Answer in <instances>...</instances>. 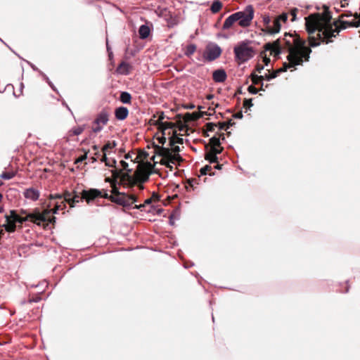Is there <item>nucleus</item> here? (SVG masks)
<instances>
[{
	"label": "nucleus",
	"instance_id": "f3484780",
	"mask_svg": "<svg viewBox=\"0 0 360 360\" xmlns=\"http://www.w3.org/2000/svg\"><path fill=\"white\" fill-rule=\"evenodd\" d=\"M150 32L149 27L146 25H142L139 30V37L142 39L148 38Z\"/></svg>",
	"mask_w": 360,
	"mask_h": 360
},
{
	"label": "nucleus",
	"instance_id": "c85d7f7f",
	"mask_svg": "<svg viewBox=\"0 0 360 360\" xmlns=\"http://www.w3.org/2000/svg\"><path fill=\"white\" fill-rule=\"evenodd\" d=\"M15 175V173L13 172H4L0 174V177L5 180H9L13 178Z\"/></svg>",
	"mask_w": 360,
	"mask_h": 360
},
{
	"label": "nucleus",
	"instance_id": "0eeeda50",
	"mask_svg": "<svg viewBox=\"0 0 360 360\" xmlns=\"http://www.w3.org/2000/svg\"><path fill=\"white\" fill-rule=\"evenodd\" d=\"M238 15V24L241 27H248L254 17V8L252 5H248L245 7L243 11H238L235 13Z\"/></svg>",
	"mask_w": 360,
	"mask_h": 360
},
{
	"label": "nucleus",
	"instance_id": "de8ad7c7",
	"mask_svg": "<svg viewBox=\"0 0 360 360\" xmlns=\"http://www.w3.org/2000/svg\"><path fill=\"white\" fill-rule=\"evenodd\" d=\"M263 61H264L265 65L268 66L269 63H270V58L265 57V58H264Z\"/></svg>",
	"mask_w": 360,
	"mask_h": 360
},
{
	"label": "nucleus",
	"instance_id": "4468645a",
	"mask_svg": "<svg viewBox=\"0 0 360 360\" xmlns=\"http://www.w3.org/2000/svg\"><path fill=\"white\" fill-rule=\"evenodd\" d=\"M129 115V110L126 107L120 106L115 109V116L118 120H125Z\"/></svg>",
	"mask_w": 360,
	"mask_h": 360
},
{
	"label": "nucleus",
	"instance_id": "9b49d317",
	"mask_svg": "<svg viewBox=\"0 0 360 360\" xmlns=\"http://www.w3.org/2000/svg\"><path fill=\"white\" fill-rule=\"evenodd\" d=\"M111 195H109L106 191H105L104 194L102 195L101 191L98 189H90L88 191H84V198H86V202L89 203L91 200H93L94 198L97 197H103L106 199L110 200V197Z\"/></svg>",
	"mask_w": 360,
	"mask_h": 360
},
{
	"label": "nucleus",
	"instance_id": "b1692460",
	"mask_svg": "<svg viewBox=\"0 0 360 360\" xmlns=\"http://www.w3.org/2000/svg\"><path fill=\"white\" fill-rule=\"evenodd\" d=\"M196 49L197 47L195 44H191L186 46L184 54L188 57H191L195 53Z\"/></svg>",
	"mask_w": 360,
	"mask_h": 360
},
{
	"label": "nucleus",
	"instance_id": "20e7f679",
	"mask_svg": "<svg viewBox=\"0 0 360 360\" xmlns=\"http://www.w3.org/2000/svg\"><path fill=\"white\" fill-rule=\"evenodd\" d=\"M251 41L249 40L243 41L233 49L235 59L240 63H245L251 59L254 56V49L250 46Z\"/></svg>",
	"mask_w": 360,
	"mask_h": 360
},
{
	"label": "nucleus",
	"instance_id": "052dcab7",
	"mask_svg": "<svg viewBox=\"0 0 360 360\" xmlns=\"http://www.w3.org/2000/svg\"><path fill=\"white\" fill-rule=\"evenodd\" d=\"M94 155L96 156V158H98V157L101 155V154H100V152H99V151H98V152H95V154H94Z\"/></svg>",
	"mask_w": 360,
	"mask_h": 360
},
{
	"label": "nucleus",
	"instance_id": "6e6552de",
	"mask_svg": "<svg viewBox=\"0 0 360 360\" xmlns=\"http://www.w3.org/2000/svg\"><path fill=\"white\" fill-rule=\"evenodd\" d=\"M110 113L106 110H102L96 117L93 122L92 131L98 133L103 130V127L109 121Z\"/></svg>",
	"mask_w": 360,
	"mask_h": 360
},
{
	"label": "nucleus",
	"instance_id": "58836bf2",
	"mask_svg": "<svg viewBox=\"0 0 360 360\" xmlns=\"http://www.w3.org/2000/svg\"><path fill=\"white\" fill-rule=\"evenodd\" d=\"M87 158V154H84L82 156H80L79 158H78L76 160H75V164H77L79 162H83L84 160H85Z\"/></svg>",
	"mask_w": 360,
	"mask_h": 360
},
{
	"label": "nucleus",
	"instance_id": "5701e85b",
	"mask_svg": "<svg viewBox=\"0 0 360 360\" xmlns=\"http://www.w3.org/2000/svg\"><path fill=\"white\" fill-rule=\"evenodd\" d=\"M262 22L264 25L265 26V29L262 30L264 32L268 33L269 27H271V19L268 15H264L262 17Z\"/></svg>",
	"mask_w": 360,
	"mask_h": 360
},
{
	"label": "nucleus",
	"instance_id": "72a5a7b5",
	"mask_svg": "<svg viewBox=\"0 0 360 360\" xmlns=\"http://www.w3.org/2000/svg\"><path fill=\"white\" fill-rule=\"evenodd\" d=\"M277 18L280 22H285L288 19V15L285 13H283L282 14L277 16Z\"/></svg>",
	"mask_w": 360,
	"mask_h": 360
},
{
	"label": "nucleus",
	"instance_id": "37998d69",
	"mask_svg": "<svg viewBox=\"0 0 360 360\" xmlns=\"http://www.w3.org/2000/svg\"><path fill=\"white\" fill-rule=\"evenodd\" d=\"M121 172H122V170H119V171L118 170H112V175L115 177H118L120 175Z\"/></svg>",
	"mask_w": 360,
	"mask_h": 360
},
{
	"label": "nucleus",
	"instance_id": "f03ea898",
	"mask_svg": "<svg viewBox=\"0 0 360 360\" xmlns=\"http://www.w3.org/2000/svg\"><path fill=\"white\" fill-rule=\"evenodd\" d=\"M331 15H326L321 18L319 14L311 15L306 19V27L309 34V42L311 47L317 46L321 41L328 44L332 42V37H336L340 30L346 29L348 27H359L360 26V20H354L351 22L342 21L340 27L335 23V29L330 21Z\"/></svg>",
	"mask_w": 360,
	"mask_h": 360
},
{
	"label": "nucleus",
	"instance_id": "864d4df0",
	"mask_svg": "<svg viewBox=\"0 0 360 360\" xmlns=\"http://www.w3.org/2000/svg\"><path fill=\"white\" fill-rule=\"evenodd\" d=\"M354 16V14L351 12V11H349L347 14H345L343 16H345V17H350V16Z\"/></svg>",
	"mask_w": 360,
	"mask_h": 360
},
{
	"label": "nucleus",
	"instance_id": "69168bd1",
	"mask_svg": "<svg viewBox=\"0 0 360 360\" xmlns=\"http://www.w3.org/2000/svg\"><path fill=\"white\" fill-rule=\"evenodd\" d=\"M4 212V207L2 206H0V213H2Z\"/></svg>",
	"mask_w": 360,
	"mask_h": 360
},
{
	"label": "nucleus",
	"instance_id": "9d476101",
	"mask_svg": "<svg viewBox=\"0 0 360 360\" xmlns=\"http://www.w3.org/2000/svg\"><path fill=\"white\" fill-rule=\"evenodd\" d=\"M49 199L51 200L49 206L54 207L53 210L54 214H57L59 211H62L66 207L67 202L63 200L61 194H51L49 195Z\"/></svg>",
	"mask_w": 360,
	"mask_h": 360
},
{
	"label": "nucleus",
	"instance_id": "bb28decb",
	"mask_svg": "<svg viewBox=\"0 0 360 360\" xmlns=\"http://www.w3.org/2000/svg\"><path fill=\"white\" fill-rule=\"evenodd\" d=\"M165 118V115H164V113L163 112H161L159 116H158V120L155 121L157 122L158 124H160V125H167V128H171L172 127V124L170 123V122H167V123H163L162 122V120H164Z\"/></svg>",
	"mask_w": 360,
	"mask_h": 360
},
{
	"label": "nucleus",
	"instance_id": "13d9d810",
	"mask_svg": "<svg viewBox=\"0 0 360 360\" xmlns=\"http://www.w3.org/2000/svg\"><path fill=\"white\" fill-rule=\"evenodd\" d=\"M354 16L355 18H359V20H360V13L358 14L357 13H355L354 14Z\"/></svg>",
	"mask_w": 360,
	"mask_h": 360
},
{
	"label": "nucleus",
	"instance_id": "49530a36",
	"mask_svg": "<svg viewBox=\"0 0 360 360\" xmlns=\"http://www.w3.org/2000/svg\"><path fill=\"white\" fill-rule=\"evenodd\" d=\"M196 183L195 179H191L188 181V184L190 186L194 188L195 184Z\"/></svg>",
	"mask_w": 360,
	"mask_h": 360
},
{
	"label": "nucleus",
	"instance_id": "2f4dec72",
	"mask_svg": "<svg viewBox=\"0 0 360 360\" xmlns=\"http://www.w3.org/2000/svg\"><path fill=\"white\" fill-rule=\"evenodd\" d=\"M63 196V200L66 201L70 205V201L72 200V194L68 191H65Z\"/></svg>",
	"mask_w": 360,
	"mask_h": 360
},
{
	"label": "nucleus",
	"instance_id": "4be33fe9",
	"mask_svg": "<svg viewBox=\"0 0 360 360\" xmlns=\"http://www.w3.org/2000/svg\"><path fill=\"white\" fill-rule=\"evenodd\" d=\"M84 191H83L82 196H79L78 194L75 193L72 195V200L70 201V207H74L76 203L82 201V199L86 200V198H84Z\"/></svg>",
	"mask_w": 360,
	"mask_h": 360
},
{
	"label": "nucleus",
	"instance_id": "338daca9",
	"mask_svg": "<svg viewBox=\"0 0 360 360\" xmlns=\"http://www.w3.org/2000/svg\"><path fill=\"white\" fill-rule=\"evenodd\" d=\"M215 167H216L217 169H219L221 168V165H217Z\"/></svg>",
	"mask_w": 360,
	"mask_h": 360
},
{
	"label": "nucleus",
	"instance_id": "412c9836",
	"mask_svg": "<svg viewBox=\"0 0 360 360\" xmlns=\"http://www.w3.org/2000/svg\"><path fill=\"white\" fill-rule=\"evenodd\" d=\"M222 8V4L219 0H215L213 1L210 10L213 13H218Z\"/></svg>",
	"mask_w": 360,
	"mask_h": 360
},
{
	"label": "nucleus",
	"instance_id": "f8f14e48",
	"mask_svg": "<svg viewBox=\"0 0 360 360\" xmlns=\"http://www.w3.org/2000/svg\"><path fill=\"white\" fill-rule=\"evenodd\" d=\"M24 197L26 199L31 200L32 201H36L39 199L40 195V192L39 190L30 187L28 188H26L23 192Z\"/></svg>",
	"mask_w": 360,
	"mask_h": 360
},
{
	"label": "nucleus",
	"instance_id": "2eb2a0df",
	"mask_svg": "<svg viewBox=\"0 0 360 360\" xmlns=\"http://www.w3.org/2000/svg\"><path fill=\"white\" fill-rule=\"evenodd\" d=\"M238 21V15L233 13L229 15L224 21L223 24V30H228Z\"/></svg>",
	"mask_w": 360,
	"mask_h": 360
},
{
	"label": "nucleus",
	"instance_id": "c03bdc74",
	"mask_svg": "<svg viewBox=\"0 0 360 360\" xmlns=\"http://www.w3.org/2000/svg\"><path fill=\"white\" fill-rule=\"evenodd\" d=\"M264 70V66L262 65H259L258 64L257 66H256V69L255 70L259 72V73H261L262 70Z\"/></svg>",
	"mask_w": 360,
	"mask_h": 360
},
{
	"label": "nucleus",
	"instance_id": "a211bd4d",
	"mask_svg": "<svg viewBox=\"0 0 360 360\" xmlns=\"http://www.w3.org/2000/svg\"><path fill=\"white\" fill-rule=\"evenodd\" d=\"M251 79H252V83L254 84H261L262 87L260 88V90H262V91L264 90L263 89L264 83L262 82L264 79V76H262V75L259 76V75H256L255 73L252 72L251 74Z\"/></svg>",
	"mask_w": 360,
	"mask_h": 360
},
{
	"label": "nucleus",
	"instance_id": "423d86ee",
	"mask_svg": "<svg viewBox=\"0 0 360 360\" xmlns=\"http://www.w3.org/2000/svg\"><path fill=\"white\" fill-rule=\"evenodd\" d=\"M172 147V150L169 148H161L160 155L163 157L164 159L168 161V164L166 165L167 167H170L169 163L175 164L176 162L181 160V156L179 153L180 152V148L178 146L174 145Z\"/></svg>",
	"mask_w": 360,
	"mask_h": 360
},
{
	"label": "nucleus",
	"instance_id": "603ef678",
	"mask_svg": "<svg viewBox=\"0 0 360 360\" xmlns=\"http://www.w3.org/2000/svg\"><path fill=\"white\" fill-rule=\"evenodd\" d=\"M159 141L160 143L164 144L165 142L166 141V139L165 137H162V138L159 139Z\"/></svg>",
	"mask_w": 360,
	"mask_h": 360
},
{
	"label": "nucleus",
	"instance_id": "09e8293b",
	"mask_svg": "<svg viewBox=\"0 0 360 360\" xmlns=\"http://www.w3.org/2000/svg\"><path fill=\"white\" fill-rule=\"evenodd\" d=\"M348 5L347 0H343L341 1V7L344 8Z\"/></svg>",
	"mask_w": 360,
	"mask_h": 360
},
{
	"label": "nucleus",
	"instance_id": "393cba45",
	"mask_svg": "<svg viewBox=\"0 0 360 360\" xmlns=\"http://www.w3.org/2000/svg\"><path fill=\"white\" fill-rule=\"evenodd\" d=\"M205 159L210 163L217 162L218 161L217 156L212 150L206 153Z\"/></svg>",
	"mask_w": 360,
	"mask_h": 360
},
{
	"label": "nucleus",
	"instance_id": "a878e982",
	"mask_svg": "<svg viewBox=\"0 0 360 360\" xmlns=\"http://www.w3.org/2000/svg\"><path fill=\"white\" fill-rule=\"evenodd\" d=\"M184 143V139L177 136L176 135L172 136L169 139V145L174 146L176 143L182 144Z\"/></svg>",
	"mask_w": 360,
	"mask_h": 360
},
{
	"label": "nucleus",
	"instance_id": "a19ab883",
	"mask_svg": "<svg viewBox=\"0 0 360 360\" xmlns=\"http://www.w3.org/2000/svg\"><path fill=\"white\" fill-rule=\"evenodd\" d=\"M123 179H127L129 183H131L134 181V179H132V177L129 174H125L123 175Z\"/></svg>",
	"mask_w": 360,
	"mask_h": 360
},
{
	"label": "nucleus",
	"instance_id": "680f3d73",
	"mask_svg": "<svg viewBox=\"0 0 360 360\" xmlns=\"http://www.w3.org/2000/svg\"><path fill=\"white\" fill-rule=\"evenodd\" d=\"M212 98H213V95H212V94H210V95H208V96H207V98L208 100H210V99H212Z\"/></svg>",
	"mask_w": 360,
	"mask_h": 360
},
{
	"label": "nucleus",
	"instance_id": "79ce46f5",
	"mask_svg": "<svg viewBox=\"0 0 360 360\" xmlns=\"http://www.w3.org/2000/svg\"><path fill=\"white\" fill-rule=\"evenodd\" d=\"M211 150L214 153V154L217 156V154L221 153V150L217 148V147H212Z\"/></svg>",
	"mask_w": 360,
	"mask_h": 360
},
{
	"label": "nucleus",
	"instance_id": "a18cd8bd",
	"mask_svg": "<svg viewBox=\"0 0 360 360\" xmlns=\"http://www.w3.org/2000/svg\"><path fill=\"white\" fill-rule=\"evenodd\" d=\"M27 63L30 65V67L32 68L33 70L38 71L40 73L41 71L34 65H33L32 63H31L28 61H27Z\"/></svg>",
	"mask_w": 360,
	"mask_h": 360
},
{
	"label": "nucleus",
	"instance_id": "5fc2aeb1",
	"mask_svg": "<svg viewBox=\"0 0 360 360\" xmlns=\"http://www.w3.org/2000/svg\"><path fill=\"white\" fill-rule=\"evenodd\" d=\"M93 150H95V152H98V148L99 147L96 145H94L93 147H92Z\"/></svg>",
	"mask_w": 360,
	"mask_h": 360
},
{
	"label": "nucleus",
	"instance_id": "7c9ffc66",
	"mask_svg": "<svg viewBox=\"0 0 360 360\" xmlns=\"http://www.w3.org/2000/svg\"><path fill=\"white\" fill-rule=\"evenodd\" d=\"M115 146H116V143H115V141H113V142H109L108 141L102 148V152L103 153H107V151L108 150L113 148Z\"/></svg>",
	"mask_w": 360,
	"mask_h": 360
},
{
	"label": "nucleus",
	"instance_id": "cd10ccee",
	"mask_svg": "<svg viewBox=\"0 0 360 360\" xmlns=\"http://www.w3.org/2000/svg\"><path fill=\"white\" fill-rule=\"evenodd\" d=\"M103 155L101 159V161L103 162H105V165L109 167H116V160H113V165H110V161H108L107 157H106V153H103Z\"/></svg>",
	"mask_w": 360,
	"mask_h": 360
},
{
	"label": "nucleus",
	"instance_id": "8fccbe9b",
	"mask_svg": "<svg viewBox=\"0 0 360 360\" xmlns=\"http://www.w3.org/2000/svg\"><path fill=\"white\" fill-rule=\"evenodd\" d=\"M234 117L235 118H237V119H240L243 117V114L242 112H238L236 114L234 115Z\"/></svg>",
	"mask_w": 360,
	"mask_h": 360
},
{
	"label": "nucleus",
	"instance_id": "aec40b11",
	"mask_svg": "<svg viewBox=\"0 0 360 360\" xmlns=\"http://www.w3.org/2000/svg\"><path fill=\"white\" fill-rule=\"evenodd\" d=\"M131 99V94L127 91H122L120 94V100L122 103L127 104L130 103Z\"/></svg>",
	"mask_w": 360,
	"mask_h": 360
},
{
	"label": "nucleus",
	"instance_id": "0e129e2a",
	"mask_svg": "<svg viewBox=\"0 0 360 360\" xmlns=\"http://www.w3.org/2000/svg\"><path fill=\"white\" fill-rule=\"evenodd\" d=\"M145 202L147 203V204H149V203L151 202V200L150 199H147Z\"/></svg>",
	"mask_w": 360,
	"mask_h": 360
},
{
	"label": "nucleus",
	"instance_id": "bf43d9fd",
	"mask_svg": "<svg viewBox=\"0 0 360 360\" xmlns=\"http://www.w3.org/2000/svg\"><path fill=\"white\" fill-rule=\"evenodd\" d=\"M297 11V10H296V9H295L294 11H292V15H293V20H295V16H296V15H295V11Z\"/></svg>",
	"mask_w": 360,
	"mask_h": 360
},
{
	"label": "nucleus",
	"instance_id": "774afa93",
	"mask_svg": "<svg viewBox=\"0 0 360 360\" xmlns=\"http://www.w3.org/2000/svg\"><path fill=\"white\" fill-rule=\"evenodd\" d=\"M129 157H130V155L129 154H127L125 155L124 158H125V159H128V158H129Z\"/></svg>",
	"mask_w": 360,
	"mask_h": 360
},
{
	"label": "nucleus",
	"instance_id": "dca6fc26",
	"mask_svg": "<svg viewBox=\"0 0 360 360\" xmlns=\"http://www.w3.org/2000/svg\"><path fill=\"white\" fill-rule=\"evenodd\" d=\"M281 27V22L275 18L273 21V25L269 27L268 34H273L280 32Z\"/></svg>",
	"mask_w": 360,
	"mask_h": 360
},
{
	"label": "nucleus",
	"instance_id": "39448f33",
	"mask_svg": "<svg viewBox=\"0 0 360 360\" xmlns=\"http://www.w3.org/2000/svg\"><path fill=\"white\" fill-rule=\"evenodd\" d=\"M110 200L123 207H131L136 202V197L134 195H127L119 192L117 188L114 186L111 191Z\"/></svg>",
	"mask_w": 360,
	"mask_h": 360
},
{
	"label": "nucleus",
	"instance_id": "e2e57ef3",
	"mask_svg": "<svg viewBox=\"0 0 360 360\" xmlns=\"http://www.w3.org/2000/svg\"><path fill=\"white\" fill-rule=\"evenodd\" d=\"M91 160H92V162H96V161L97 160V158H96V157H92V158H91Z\"/></svg>",
	"mask_w": 360,
	"mask_h": 360
},
{
	"label": "nucleus",
	"instance_id": "6ab92c4d",
	"mask_svg": "<svg viewBox=\"0 0 360 360\" xmlns=\"http://www.w3.org/2000/svg\"><path fill=\"white\" fill-rule=\"evenodd\" d=\"M129 65L125 62H122L118 68H117V70L120 73L122 74V75H128L129 73Z\"/></svg>",
	"mask_w": 360,
	"mask_h": 360
},
{
	"label": "nucleus",
	"instance_id": "4d7b16f0",
	"mask_svg": "<svg viewBox=\"0 0 360 360\" xmlns=\"http://www.w3.org/2000/svg\"><path fill=\"white\" fill-rule=\"evenodd\" d=\"M6 231V229L4 230L1 226H0V236H1L4 233V231Z\"/></svg>",
	"mask_w": 360,
	"mask_h": 360
},
{
	"label": "nucleus",
	"instance_id": "f257e3e1",
	"mask_svg": "<svg viewBox=\"0 0 360 360\" xmlns=\"http://www.w3.org/2000/svg\"><path fill=\"white\" fill-rule=\"evenodd\" d=\"M264 48L267 51L274 52L276 55L288 53V62H285L282 68L264 76V79L265 78L267 81L276 78L279 73L285 72L290 68L302 65L304 60L308 61L311 52V49L306 46L305 41L295 32L293 34L285 33L283 37L278 39L273 43L266 44Z\"/></svg>",
	"mask_w": 360,
	"mask_h": 360
},
{
	"label": "nucleus",
	"instance_id": "4c0bfd02",
	"mask_svg": "<svg viewBox=\"0 0 360 360\" xmlns=\"http://www.w3.org/2000/svg\"><path fill=\"white\" fill-rule=\"evenodd\" d=\"M120 163L123 169L127 170L128 172H131V169H128L127 162H126L124 160H121Z\"/></svg>",
	"mask_w": 360,
	"mask_h": 360
},
{
	"label": "nucleus",
	"instance_id": "1a4fd4ad",
	"mask_svg": "<svg viewBox=\"0 0 360 360\" xmlns=\"http://www.w3.org/2000/svg\"><path fill=\"white\" fill-rule=\"evenodd\" d=\"M222 50L219 46L214 43H210L206 46L203 53V58L208 62L217 59L221 54Z\"/></svg>",
	"mask_w": 360,
	"mask_h": 360
},
{
	"label": "nucleus",
	"instance_id": "3c124183",
	"mask_svg": "<svg viewBox=\"0 0 360 360\" xmlns=\"http://www.w3.org/2000/svg\"><path fill=\"white\" fill-rule=\"evenodd\" d=\"M174 214H171V216L169 217V224L171 225H173L174 224Z\"/></svg>",
	"mask_w": 360,
	"mask_h": 360
},
{
	"label": "nucleus",
	"instance_id": "c756f323",
	"mask_svg": "<svg viewBox=\"0 0 360 360\" xmlns=\"http://www.w3.org/2000/svg\"><path fill=\"white\" fill-rule=\"evenodd\" d=\"M84 129H85L84 125V126H77L76 127L72 128V130L70 131V132L75 136H78L84 131Z\"/></svg>",
	"mask_w": 360,
	"mask_h": 360
},
{
	"label": "nucleus",
	"instance_id": "e433bc0d",
	"mask_svg": "<svg viewBox=\"0 0 360 360\" xmlns=\"http://www.w3.org/2000/svg\"><path fill=\"white\" fill-rule=\"evenodd\" d=\"M244 107L250 108L252 106V99H245L243 103Z\"/></svg>",
	"mask_w": 360,
	"mask_h": 360
},
{
	"label": "nucleus",
	"instance_id": "473e14b6",
	"mask_svg": "<svg viewBox=\"0 0 360 360\" xmlns=\"http://www.w3.org/2000/svg\"><path fill=\"white\" fill-rule=\"evenodd\" d=\"M40 75L43 77L44 79L48 83V84L50 86V87L54 90L56 91V89L53 84L50 81L49 78L42 72H40Z\"/></svg>",
	"mask_w": 360,
	"mask_h": 360
},
{
	"label": "nucleus",
	"instance_id": "6e6d98bb",
	"mask_svg": "<svg viewBox=\"0 0 360 360\" xmlns=\"http://www.w3.org/2000/svg\"><path fill=\"white\" fill-rule=\"evenodd\" d=\"M20 213H21L22 214H25L26 216H27V214H29V213L27 212V210H21Z\"/></svg>",
	"mask_w": 360,
	"mask_h": 360
},
{
	"label": "nucleus",
	"instance_id": "7ed1b4c3",
	"mask_svg": "<svg viewBox=\"0 0 360 360\" xmlns=\"http://www.w3.org/2000/svg\"><path fill=\"white\" fill-rule=\"evenodd\" d=\"M6 224L2 226L4 227L8 232L13 233L16 229V224H19L21 226L22 224L27 221H30L38 225L41 222L46 221V217L41 214L39 209H35L32 212L29 213L25 217H21L17 214L15 210H11L9 215H6Z\"/></svg>",
	"mask_w": 360,
	"mask_h": 360
},
{
	"label": "nucleus",
	"instance_id": "ea45409f",
	"mask_svg": "<svg viewBox=\"0 0 360 360\" xmlns=\"http://www.w3.org/2000/svg\"><path fill=\"white\" fill-rule=\"evenodd\" d=\"M211 169V167L209 166V165H206L205 167H202L201 169H200V172H201V174H206L207 171L210 170Z\"/></svg>",
	"mask_w": 360,
	"mask_h": 360
},
{
	"label": "nucleus",
	"instance_id": "f704fd0d",
	"mask_svg": "<svg viewBox=\"0 0 360 360\" xmlns=\"http://www.w3.org/2000/svg\"><path fill=\"white\" fill-rule=\"evenodd\" d=\"M210 141L213 144V147H217L220 145V141L218 138L212 137L210 139Z\"/></svg>",
	"mask_w": 360,
	"mask_h": 360
},
{
	"label": "nucleus",
	"instance_id": "c9c22d12",
	"mask_svg": "<svg viewBox=\"0 0 360 360\" xmlns=\"http://www.w3.org/2000/svg\"><path fill=\"white\" fill-rule=\"evenodd\" d=\"M248 89V91L252 94H257L259 91L257 88H255L252 85L249 86Z\"/></svg>",
	"mask_w": 360,
	"mask_h": 360
},
{
	"label": "nucleus",
	"instance_id": "ddd939ff",
	"mask_svg": "<svg viewBox=\"0 0 360 360\" xmlns=\"http://www.w3.org/2000/svg\"><path fill=\"white\" fill-rule=\"evenodd\" d=\"M227 78V75L224 69H217L212 72V79L215 82L222 83Z\"/></svg>",
	"mask_w": 360,
	"mask_h": 360
}]
</instances>
